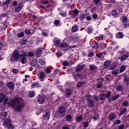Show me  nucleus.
<instances>
[{
	"mask_svg": "<svg viewBox=\"0 0 129 129\" xmlns=\"http://www.w3.org/2000/svg\"><path fill=\"white\" fill-rule=\"evenodd\" d=\"M11 105L17 112H20L25 106L23 98L21 97H17L13 99L11 102Z\"/></svg>",
	"mask_w": 129,
	"mask_h": 129,
	"instance_id": "f257e3e1",
	"label": "nucleus"
},
{
	"mask_svg": "<svg viewBox=\"0 0 129 129\" xmlns=\"http://www.w3.org/2000/svg\"><path fill=\"white\" fill-rule=\"evenodd\" d=\"M88 106L89 107H93L94 106V100L90 99V95H87L86 96Z\"/></svg>",
	"mask_w": 129,
	"mask_h": 129,
	"instance_id": "f03ea898",
	"label": "nucleus"
},
{
	"mask_svg": "<svg viewBox=\"0 0 129 129\" xmlns=\"http://www.w3.org/2000/svg\"><path fill=\"white\" fill-rule=\"evenodd\" d=\"M21 54H20L18 51H14L12 54V60L18 61L21 57Z\"/></svg>",
	"mask_w": 129,
	"mask_h": 129,
	"instance_id": "7ed1b4c3",
	"label": "nucleus"
},
{
	"mask_svg": "<svg viewBox=\"0 0 129 129\" xmlns=\"http://www.w3.org/2000/svg\"><path fill=\"white\" fill-rule=\"evenodd\" d=\"M74 89V88L71 87V88H67L66 90V96L67 97V98H70V96H71V95L73 93V90Z\"/></svg>",
	"mask_w": 129,
	"mask_h": 129,
	"instance_id": "20e7f679",
	"label": "nucleus"
},
{
	"mask_svg": "<svg viewBox=\"0 0 129 129\" xmlns=\"http://www.w3.org/2000/svg\"><path fill=\"white\" fill-rule=\"evenodd\" d=\"M27 54L25 53V52L21 54V55L20 56V62L22 64H25L26 62H27Z\"/></svg>",
	"mask_w": 129,
	"mask_h": 129,
	"instance_id": "39448f33",
	"label": "nucleus"
},
{
	"mask_svg": "<svg viewBox=\"0 0 129 129\" xmlns=\"http://www.w3.org/2000/svg\"><path fill=\"white\" fill-rule=\"evenodd\" d=\"M45 101V95L42 94L39 95L38 98V102L39 104H42Z\"/></svg>",
	"mask_w": 129,
	"mask_h": 129,
	"instance_id": "423d86ee",
	"label": "nucleus"
},
{
	"mask_svg": "<svg viewBox=\"0 0 129 129\" xmlns=\"http://www.w3.org/2000/svg\"><path fill=\"white\" fill-rule=\"evenodd\" d=\"M73 76L76 81H77L78 78H80V79H83L85 78V76L83 75L82 74H74Z\"/></svg>",
	"mask_w": 129,
	"mask_h": 129,
	"instance_id": "0eeeda50",
	"label": "nucleus"
},
{
	"mask_svg": "<svg viewBox=\"0 0 129 129\" xmlns=\"http://www.w3.org/2000/svg\"><path fill=\"white\" fill-rule=\"evenodd\" d=\"M111 64V60H106L105 61H104L103 66L105 69H108V68H109V66H110Z\"/></svg>",
	"mask_w": 129,
	"mask_h": 129,
	"instance_id": "6e6552de",
	"label": "nucleus"
},
{
	"mask_svg": "<svg viewBox=\"0 0 129 129\" xmlns=\"http://www.w3.org/2000/svg\"><path fill=\"white\" fill-rule=\"evenodd\" d=\"M58 112L61 114V116H64L65 112H66V108L64 106H62L59 108Z\"/></svg>",
	"mask_w": 129,
	"mask_h": 129,
	"instance_id": "1a4fd4ad",
	"label": "nucleus"
},
{
	"mask_svg": "<svg viewBox=\"0 0 129 129\" xmlns=\"http://www.w3.org/2000/svg\"><path fill=\"white\" fill-rule=\"evenodd\" d=\"M122 23L124 26V27H126L127 28L128 27L129 24L128 22H127V17L126 16H124L122 18Z\"/></svg>",
	"mask_w": 129,
	"mask_h": 129,
	"instance_id": "9d476101",
	"label": "nucleus"
},
{
	"mask_svg": "<svg viewBox=\"0 0 129 129\" xmlns=\"http://www.w3.org/2000/svg\"><path fill=\"white\" fill-rule=\"evenodd\" d=\"M45 77H46V75H45V73L43 72H41L39 74V79L42 82L44 81V80H45Z\"/></svg>",
	"mask_w": 129,
	"mask_h": 129,
	"instance_id": "9b49d317",
	"label": "nucleus"
},
{
	"mask_svg": "<svg viewBox=\"0 0 129 129\" xmlns=\"http://www.w3.org/2000/svg\"><path fill=\"white\" fill-rule=\"evenodd\" d=\"M7 86L11 90H14L15 89V84L12 82H8Z\"/></svg>",
	"mask_w": 129,
	"mask_h": 129,
	"instance_id": "f8f14e48",
	"label": "nucleus"
},
{
	"mask_svg": "<svg viewBox=\"0 0 129 129\" xmlns=\"http://www.w3.org/2000/svg\"><path fill=\"white\" fill-rule=\"evenodd\" d=\"M23 7H24V4H19L18 7L15 9V13H19V12H21V11H22V9H23Z\"/></svg>",
	"mask_w": 129,
	"mask_h": 129,
	"instance_id": "ddd939ff",
	"label": "nucleus"
},
{
	"mask_svg": "<svg viewBox=\"0 0 129 129\" xmlns=\"http://www.w3.org/2000/svg\"><path fill=\"white\" fill-rule=\"evenodd\" d=\"M11 122H12V120L9 118H7L6 120L3 122V125L5 126V127L8 126L9 124H11Z\"/></svg>",
	"mask_w": 129,
	"mask_h": 129,
	"instance_id": "4468645a",
	"label": "nucleus"
},
{
	"mask_svg": "<svg viewBox=\"0 0 129 129\" xmlns=\"http://www.w3.org/2000/svg\"><path fill=\"white\" fill-rule=\"evenodd\" d=\"M44 119L47 120L50 118V112L49 111H46L43 115Z\"/></svg>",
	"mask_w": 129,
	"mask_h": 129,
	"instance_id": "2eb2a0df",
	"label": "nucleus"
},
{
	"mask_svg": "<svg viewBox=\"0 0 129 129\" xmlns=\"http://www.w3.org/2000/svg\"><path fill=\"white\" fill-rule=\"evenodd\" d=\"M7 116H8V112H5L0 115V119L2 120H5L7 118Z\"/></svg>",
	"mask_w": 129,
	"mask_h": 129,
	"instance_id": "dca6fc26",
	"label": "nucleus"
},
{
	"mask_svg": "<svg viewBox=\"0 0 129 129\" xmlns=\"http://www.w3.org/2000/svg\"><path fill=\"white\" fill-rule=\"evenodd\" d=\"M65 118L67 121H68L69 122H71V121H72V119L73 118V116H72L71 114H69L66 116Z\"/></svg>",
	"mask_w": 129,
	"mask_h": 129,
	"instance_id": "f3484780",
	"label": "nucleus"
},
{
	"mask_svg": "<svg viewBox=\"0 0 129 129\" xmlns=\"http://www.w3.org/2000/svg\"><path fill=\"white\" fill-rule=\"evenodd\" d=\"M86 82L84 81H79L77 84V87L78 88H80V87H83V85L85 84Z\"/></svg>",
	"mask_w": 129,
	"mask_h": 129,
	"instance_id": "a211bd4d",
	"label": "nucleus"
},
{
	"mask_svg": "<svg viewBox=\"0 0 129 129\" xmlns=\"http://www.w3.org/2000/svg\"><path fill=\"white\" fill-rule=\"evenodd\" d=\"M42 48H38L36 51V55L37 57H40L41 55L42 54Z\"/></svg>",
	"mask_w": 129,
	"mask_h": 129,
	"instance_id": "6ab92c4d",
	"label": "nucleus"
},
{
	"mask_svg": "<svg viewBox=\"0 0 129 129\" xmlns=\"http://www.w3.org/2000/svg\"><path fill=\"white\" fill-rule=\"evenodd\" d=\"M30 63L32 66L36 67V66H37V64H38V61L37 60V59H34L30 61Z\"/></svg>",
	"mask_w": 129,
	"mask_h": 129,
	"instance_id": "aec40b11",
	"label": "nucleus"
},
{
	"mask_svg": "<svg viewBox=\"0 0 129 129\" xmlns=\"http://www.w3.org/2000/svg\"><path fill=\"white\" fill-rule=\"evenodd\" d=\"M89 67L90 71H95L97 69V67L94 64H90Z\"/></svg>",
	"mask_w": 129,
	"mask_h": 129,
	"instance_id": "412c9836",
	"label": "nucleus"
},
{
	"mask_svg": "<svg viewBox=\"0 0 129 129\" xmlns=\"http://www.w3.org/2000/svg\"><path fill=\"white\" fill-rule=\"evenodd\" d=\"M84 69V66L82 65H78L76 69V72H79L80 71H81L82 69Z\"/></svg>",
	"mask_w": 129,
	"mask_h": 129,
	"instance_id": "4be33fe9",
	"label": "nucleus"
},
{
	"mask_svg": "<svg viewBox=\"0 0 129 129\" xmlns=\"http://www.w3.org/2000/svg\"><path fill=\"white\" fill-rule=\"evenodd\" d=\"M123 36H124V34H122V32H118L116 35V38L117 39H122V38H123Z\"/></svg>",
	"mask_w": 129,
	"mask_h": 129,
	"instance_id": "5701e85b",
	"label": "nucleus"
},
{
	"mask_svg": "<svg viewBox=\"0 0 129 129\" xmlns=\"http://www.w3.org/2000/svg\"><path fill=\"white\" fill-rule=\"evenodd\" d=\"M128 53L125 54L123 55H122L120 57V60L121 61H124V60H126L127 58H128Z\"/></svg>",
	"mask_w": 129,
	"mask_h": 129,
	"instance_id": "b1692460",
	"label": "nucleus"
},
{
	"mask_svg": "<svg viewBox=\"0 0 129 129\" xmlns=\"http://www.w3.org/2000/svg\"><path fill=\"white\" fill-rule=\"evenodd\" d=\"M60 48H69V45H68L67 44L63 42L59 44Z\"/></svg>",
	"mask_w": 129,
	"mask_h": 129,
	"instance_id": "393cba45",
	"label": "nucleus"
},
{
	"mask_svg": "<svg viewBox=\"0 0 129 129\" xmlns=\"http://www.w3.org/2000/svg\"><path fill=\"white\" fill-rule=\"evenodd\" d=\"M127 112V109L126 108H123L121 111L120 112L119 115H122V114H125Z\"/></svg>",
	"mask_w": 129,
	"mask_h": 129,
	"instance_id": "a878e982",
	"label": "nucleus"
},
{
	"mask_svg": "<svg viewBox=\"0 0 129 129\" xmlns=\"http://www.w3.org/2000/svg\"><path fill=\"white\" fill-rule=\"evenodd\" d=\"M122 106L123 107H128L129 106V102L128 101H124L122 103Z\"/></svg>",
	"mask_w": 129,
	"mask_h": 129,
	"instance_id": "bb28decb",
	"label": "nucleus"
},
{
	"mask_svg": "<svg viewBox=\"0 0 129 129\" xmlns=\"http://www.w3.org/2000/svg\"><path fill=\"white\" fill-rule=\"evenodd\" d=\"M106 96L105 93L101 94L99 97L100 100H105Z\"/></svg>",
	"mask_w": 129,
	"mask_h": 129,
	"instance_id": "cd10ccee",
	"label": "nucleus"
},
{
	"mask_svg": "<svg viewBox=\"0 0 129 129\" xmlns=\"http://www.w3.org/2000/svg\"><path fill=\"white\" fill-rule=\"evenodd\" d=\"M6 98V96L3 94H0V102H3Z\"/></svg>",
	"mask_w": 129,
	"mask_h": 129,
	"instance_id": "c85d7f7f",
	"label": "nucleus"
},
{
	"mask_svg": "<svg viewBox=\"0 0 129 129\" xmlns=\"http://www.w3.org/2000/svg\"><path fill=\"white\" fill-rule=\"evenodd\" d=\"M115 118V114L111 113L109 115V120H112V119H114Z\"/></svg>",
	"mask_w": 129,
	"mask_h": 129,
	"instance_id": "c756f323",
	"label": "nucleus"
},
{
	"mask_svg": "<svg viewBox=\"0 0 129 129\" xmlns=\"http://www.w3.org/2000/svg\"><path fill=\"white\" fill-rule=\"evenodd\" d=\"M90 45L91 47L94 48V49H97V48H98V44L97 43H92Z\"/></svg>",
	"mask_w": 129,
	"mask_h": 129,
	"instance_id": "7c9ffc66",
	"label": "nucleus"
},
{
	"mask_svg": "<svg viewBox=\"0 0 129 129\" xmlns=\"http://www.w3.org/2000/svg\"><path fill=\"white\" fill-rule=\"evenodd\" d=\"M126 68V67H125V66H121L119 69V72H120V73H122V72H123V71L125 70Z\"/></svg>",
	"mask_w": 129,
	"mask_h": 129,
	"instance_id": "2f4dec72",
	"label": "nucleus"
},
{
	"mask_svg": "<svg viewBox=\"0 0 129 129\" xmlns=\"http://www.w3.org/2000/svg\"><path fill=\"white\" fill-rule=\"evenodd\" d=\"M77 30H78V26H73L72 28V31L73 33H75V32H77Z\"/></svg>",
	"mask_w": 129,
	"mask_h": 129,
	"instance_id": "473e14b6",
	"label": "nucleus"
},
{
	"mask_svg": "<svg viewBox=\"0 0 129 129\" xmlns=\"http://www.w3.org/2000/svg\"><path fill=\"white\" fill-rule=\"evenodd\" d=\"M124 81L126 84H129V78L126 75L124 76Z\"/></svg>",
	"mask_w": 129,
	"mask_h": 129,
	"instance_id": "72a5a7b5",
	"label": "nucleus"
},
{
	"mask_svg": "<svg viewBox=\"0 0 129 129\" xmlns=\"http://www.w3.org/2000/svg\"><path fill=\"white\" fill-rule=\"evenodd\" d=\"M78 14H79V11H78V10L75 9L73 12V17H77V15H78Z\"/></svg>",
	"mask_w": 129,
	"mask_h": 129,
	"instance_id": "f704fd0d",
	"label": "nucleus"
},
{
	"mask_svg": "<svg viewBox=\"0 0 129 129\" xmlns=\"http://www.w3.org/2000/svg\"><path fill=\"white\" fill-rule=\"evenodd\" d=\"M34 95H35L34 91H31L29 92V94H28L29 97H34Z\"/></svg>",
	"mask_w": 129,
	"mask_h": 129,
	"instance_id": "c9c22d12",
	"label": "nucleus"
},
{
	"mask_svg": "<svg viewBox=\"0 0 129 129\" xmlns=\"http://www.w3.org/2000/svg\"><path fill=\"white\" fill-rule=\"evenodd\" d=\"M54 45L56 47H59L60 46V40H56L54 41Z\"/></svg>",
	"mask_w": 129,
	"mask_h": 129,
	"instance_id": "e433bc0d",
	"label": "nucleus"
},
{
	"mask_svg": "<svg viewBox=\"0 0 129 129\" xmlns=\"http://www.w3.org/2000/svg\"><path fill=\"white\" fill-rule=\"evenodd\" d=\"M25 36V33L24 32H21L19 34H17V36L18 38H23Z\"/></svg>",
	"mask_w": 129,
	"mask_h": 129,
	"instance_id": "4c0bfd02",
	"label": "nucleus"
},
{
	"mask_svg": "<svg viewBox=\"0 0 129 129\" xmlns=\"http://www.w3.org/2000/svg\"><path fill=\"white\" fill-rule=\"evenodd\" d=\"M84 127H88L89 125V122L88 121L83 122Z\"/></svg>",
	"mask_w": 129,
	"mask_h": 129,
	"instance_id": "58836bf2",
	"label": "nucleus"
},
{
	"mask_svg": "<svg viewBox=\"0 0 129 129\" xmlns=\"http://www.w3.org/2000/svg\"><path fill=\"white\" fill-rule=\"evenodd\" d=\"M111 74L114 76H116L118 74V70H114L112 71Z\"/></svg>",
	"mask_w": 129,
	"mask_h": 129,
	"instance_id": "ea45409f",
	"label": "nucleus"
},
{
	"mask_svg": "<svg viewBox=\"0 0 129 129\" xmlns=\"http://www.w3.org/2000/svg\"><path fill=\"white\" fill-rule=\"evenodd\" d=\"M116 89L117 91H121L122 89H123V87L120 85H119L116 88Z\"/></svg>",
	"mask_w": 129,
	"mask_h": 129,
	"instance_id": "a19ab883",
	"label": "nucleus"
},
{
	"mask_svg": "<svg viewBox=\"0 0 129 129\" xmlns=\"http://www.w3.org/2000/svg\"><path fill=\"white\" fill-rule=\"evenodd\" d=\"M76 120L78 122H80L81 120H82V116H78L76 117Z\"/></svg>",
	"mask_w": 129,
	"mask_h": 129,
	"instance_id": "79ce46f5",
	"label": "nucleus"
},
{
	"mask_svg": "<svg viewBox=\"0 0 129 129\" xmlns=\"http://www.w3.org/2000/svg\"><path fill=\"white\" fill-rule=\"evenodd\" d=\"M86 18V15L84 14H82L80 15V20H83V19H85Z\"/></svg>",
	"mask_w": 129,
	"mask_h": 129,
	"instance_id": "37998d69",
	"label": "nucleus"
},
{
	"mask_svg": "<svg viewBox=\"0 0 129 129\" xmlns=\"http://www.w3.org/2000/svg\"><path fill=\"white\" fill-rule=\"evenodd\" d=\"M62 65H63V66H69L70 63H69V62H68L67 61L65 60L63 61Z\"/></svg>",
	"mask_w": 129,
	"mask_h": 129,
	"instance_id": "c03bdc74",
	"label": "nucleus"
},
{
	"mask_svg": "<svg viewBox=\"0 0 129 129\" xmlns=\"http://www.w3.org/2000/svg\"><path fill=\"white\" fill-rule=\"evenodd\" d=\"M62 129H70V126L68 124H66L62 127Z\"/></svg>",
	"mask_w": 129,
	"mask_h": 129,
	"instance_id": "a18cd8bd",
	"label": "nucleus"
},
{
	"mask_svg": "<svg viewBox=\"0 0 129 129\" xmlns=\"http://www.w3.org/2000/svg\"><path fill=\"white\" fill-rule=\"evenodd\" d=\"M119 97V94H117L116 96H112V100H116Z\"/></svg>",
	"mask_w": 129,
	"mask_h": 129,
	"instance_id": "49530a36",
	"label": "nucleus"
},
{
	"mask_svg": "<svg viewBox=\"0 0 129 129\" xmlns=\"http://www.w3.org/2000/svg\"><path fill=\"white\" fill-rule=\"evenodd\" d=\"M7 128L8 129H13L14 128V125L12 124V123L7 125Z\"/></svg>",
	"mask_w": 129,
	"mask_h": 129,
	"instance_id": "de8ad7c7",
	"label": "nucleus"
},
{
	"mask_svg": "<svg viewBox=\"0 0 129 129\" xmlns=\"http://www.w3.org/2000/svg\"><path fill=\"white\" fill-rule=\"evenodd\" d=\"M93 118L94 120H97L98 118H99V115H98V114H96L94 116Z\"/></svg>",
	"mask_w": 129,
	"mask_h": 129,
	"instance_id": "09e8293b",
	"label": "nucleus"
},
{
	"mask_svg": "<svg viewBox=\"0 0 129 129\" xmlns=\"http://www.w3.org/2000/svg\"><path fill=\"white\" fill-rule=\"evenodd\" d=\"M27 41L26 40H21L20 41L21 45H26V44H27Z\"/></svg>",
	"mask_w": 129,
	"mask_h": 129,
	"instance_id": "8fccbe9b",
	"label": "nucleus"
},
{
	"mask_svg": "<svg viewBox=\"0 0 129 129\" xmlns=\"http://www.w3.org/2000/svg\"><path fill=\"white\" fill-rule=\"evenodd\" d=\"M115 67H116V64H114L110 67V69L111 70H114V69H115Z\"/></svg>",
	"mask_w": 129,
	"mask_h": 129,
	"instance_id": "3c124183",
	"label": "nucleus"
},
{
	"mask_svg": "<svg viewBox=\"0 0 129 129\" xmlns=\"http://www.w3.org/2000/svg\"><path fill=\"white\" fill-rule=\"evenodd\" d=\"M39 63L40 65H41V66H44V65H45L46 62H45V61L41 59L39 61Z\"/></svg>",
	"mask_w": 129,
	"mask_h": 129,
	"instance_id": "603ef678",
	"label": "nucleus"
},
{
	"mask_svg": "<svg viewBox=\"0 0 129 129\" xmlns=\"http://www.w3.org/2000/svg\"><path fill=\"white\" fill-rule=\"evenodd\" d=\"M101 87H102V84L101 82H99L97 85V88H101Z\"/></svg>",
	"mask_w": 129,
	"mask_h": 129,
	"instance_id": "864d4df0",
	"label": "nucleus"
},
{
	"mask_svg": "<svg viewBox=\"0 0 129 129\" xmlns=\"http://www.w3.org/2000/svg\"><path fill=\"white\" fill-rule=\"evenodd\" d=\"M88 34H90V33H92V28L91 27H88Z\"/></svg>",
	"mask_w": 129,
	"mask_h": 129,
	"instance_id": "5fc2aeb1",
	"label": "nucleus"
},
{
	"mask_svg": "<svg viewBox=\"0 0 129 129\" xmlns=\"http://www.w3.org/2000/svg\"><path fill=\"white\" fill-rule=\"evenodd\" d=\"M112 16H114V17H115V16H116V15H117V13H116V11L113 10L112 11Z\"/></svg>",
	"mask_w": 129,
	"mask_h": 129,
	"instance_id": "6e6d98bb",
	"label": "nucleus"
},
{
	"mask_svg": "<svg viewBox=\"0 0 129 129\" xmlns=\"http://www.w3.org/2000/svg\"><path fill=\"white\" fill-rule=\"evenodd\" d=\"M12 2L11 0H6L4 3V5H9V4H10V3H11Z\"/></svg>",
	"mask_w": 129,
	"mask_h": 129,
	"instance_id": "4d7b16f0",
	"label": "nucleus"
},
{
	"mask_svg": "<svg viewBox=\"0 0 129 129\" xmlns=\"http://www.w3.org/2000/svg\"><path fill=\"white\" fill-rule=\"evenodd\" d=\"M102 55H103V53H102V52H100V53H97L96 54V56L98 58H101V56H102Z\"/></svg>",
	"mask_w": 129,
	"mask_h": 129,
	"instance_id": "13d9d810",
	"label": "nucleus"
},
{
	"mask_svg": "<svg viewBox=\"0 0 129 129\" xmlns=\"http://www.w3.org/2000/svg\"><path fill=\"white\" fill-rule=\"evenodd\" d=\"M45 72L46 73H51V70H50L49 68H46L45 69Z\"/></svg>",
	"mask_w": 129,
	"mask_h": 129,
	"instance_id": "bf43d9fd",
	"label": "nucleus"
},
{
	"mask_svg": "<svg viewBox=\"0 0 129 129\" xmlns=\"http://www.w3.org/2000/svg\"><path fill=\"white\" fill-rule=\"evenodd\" d=\"M28 56L29 57H33L34 53H33L32 52H29L28 54Z\"/></svg>",
	"mask_w": 129,
	"mask_h": 129,
	"instance_id": "052dcab7",
	"label": "nucleus"
},
{
	"mask_svg": "<svg viewBox=\"0 0 129 129\" xmlns=\"http://www.w3.org/2000/svg\"><path fill=\"white\" fill-rule=\"evenodd\" d=\"M13 7H17L18 6V2L17 1H14L12 3Z\"/></svg>",
	"mask_w": 129,
	"mask_h": 129,
	"instance_id": "680f3d73",
	"label": "nucleus"
},
{
	"mask_svg": "<svg viewBox=\"0 0 129 129\" xmlns=\"http://www.w3.org/2000/svg\"><path fill=\"white\" fill-rule=\"evenodd\" d=\"M124 128V124H122L118 126V129H123Z\"/></svg>",
	"mask_w": 129,
	"mask_h": 129,
	"instance_id": "e2e57ef3",
	"label": "nucleus"
},
{
	"mask_svg": "<svg viewBox=\"0 0 129 129\" xmlns=\"http://www.w3.org/2000/svg\"><path fill=\"white\" fill-rule=\"evenodd\" d=\"M59 15L62 17H66L67 16L66 13L60 12Z\"/></svg>",
	"mask_w": 129,
	"mask_h": 129,
	"instance_id": "0e129e2a",
	"label": "nucleus"
},
{
	"mask_svg": "<svg viewBox=\"0 0 129 129\" xmlns=\"http://www.w3.org/2000/svg\"><path fill=\"white\" fill-rule=\"evenodd\" d=\"M110 95H111V92H108L106 95V97H107V98H109Z\"/></svg>",
	"mask_w": 129,
	"mask_h": 129,
	"instance_id": "69168bd1",
	"label": "nucleus"
},
{
	"mask_svg": "<svg viewBox=\"0 0 129 129\" xmlns=\"http://www.w3.org/2000/svg\"><path fill=\"white\" fill-rule=\"evenodd\" d=\"M12 71H13V73H15L16 74H17V73H18V72H19V70H18V69H13Z\"/></svg>",
	"mask_w": 129,
	"mask_h": 129,
	"instance_id": "338daca9",
	"label": "nucleus"
},
{
	"mask_svg": "<svg viewBox=\"0 0 129 129\" xmlns=\"http://www.w3.org/2000/svg\"><path fill=\"white\" fill-rule=\"evenodd\" d=\"M41 3L43 4L44 5H47L48 4V1L46 0H42Z\"/></svg>",
	"mask_w": 129,
	"mask_h": 129,
	"instance_id": "774afa93",
	"label": "nucleus"
}]
</instances>
